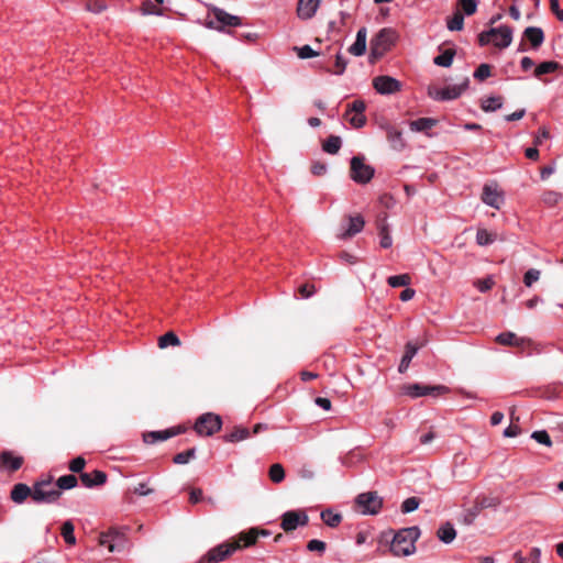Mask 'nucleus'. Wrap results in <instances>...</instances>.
Segmentation results:
<instances>
[{
    "instance_id": "obj_1",
    "label": "nucleus",
    "mask_w": 563,
    "mask_h": 563,
    "mask_svg": "<svg viewBox=\"0 0 563 563\" xmlns=\"http://www.w3.org/2000/svg\"><path fill=\"white\" fill-rule=\"evenodd\" d=\"M420 537L418 527L402 528L398 530L391 541L390 551L395 556H408L416 551V541Z\"/></svg>"
},
{
    "instance_id": "obj_2",
    "label": "nucleus",
    "mask_w": 563,
    "mask_h": 563,
    "mask_svg": "<svg viewBox=\"0 0 563 563\" xmlns=\"http://www.w3.org/2000/svg\"><path fill=\"white\" fill-rule=\"evenodd\" d=\"M470 79L464 77L459 85H450L444 88H428V96L435 101H450L457 99L468 87Z\"/></svg>"
},
{
    "instance_id": "obj_3",
    "label": "nucleus",
    "mask_w": 563,
    "mask_h": 563,
    "mask_svg": "<svg viewBox=\"0 0 563 563\" xmlns=\"http://www.w3.org/2000/svg\"><path fill=\"white\" fill-rule=\"evenodd\" d=\"M62 492L52 484L51 479L37 482L33 486L32 499L37 504H53L58 500Z\"/></svg>"
},
{
    "instance_id": "obj_4",
    "label": "nucleus",
    "mask_w": 563,
    "mask_h": 563,
    "mask_svg": "<svg viewBox=\"0 0 563 563\" xmlns=\"http://www.w3.org/2000/svg\"><path fill=\"white\" fill-rule=\"evenodd\" d=\"M241 549L240 542H224L221 543L207 552L199 563H219L229 558L236 550Z\"/></svg>"
},
{
    "instance_id": "obj_5",
    "label": "nucleus",
    "mask_w": 563,
    "mask_h": 563,
    "mask_svg": "<svg viewBox=\"0 0 563 563\" xmlns=\"http://www.w3.org/2000/svg\"><path fill=\"white\" fill-rule=\"evenodd\" d=\"M222 427V419L219 415L207 412L201 415L196 423L195 430L199 435L210 437Z\"/></svg>"
},
{
    "instance_id": "obj_6",
    "label": "nucleus",
    "mask_w": 563,
    "mask_h": 563,
    "mask_svg": "<svg viewBox=\"0 0 563 563\" xmlns=\"http://www.w3.org/2000/svg\"><path fill=\"white\" fill-rule=\"evenodd\" d=\"M395 32L391 29H382L371 41V56L382 57L393 45Z\"/></svg>"
},
{
    "instance_id": "obj_7",
    "label": "nucleus",
    "mask_w": 563,
    "mask_h": 563,
    "mask_svg": "<svg viewBox=\"0 0 563 563\" xmlns=\"http://www.w3.org/2000/svg\"><path fill=\"white\" fill-rule=\"evenodd\" d=\"M375 169L364 163V158L354 156L351 159V178L357 184H367L374 177Z\"/></svg>"
},
{
    "instance_id": "obj_8",
    "label": "nucleus",
    "mask_w": 563,
    "mask_h": 563,
    "mask_svg": "<svg viewBox=\"0 0 563 563\" xmlns=\"http://www.w3.org/2000/svg\"><path fill=\"white\" fill-rule=\"evenodd\" d=\"M356 505L364 515H376L383 506V499L376 492L362 493L356 497Z\"/></svg>"
},
{
    "instance_id": "obj_9",
    "label": "nucleus",
    "mask_w": 563,
    "mask_h": 563,
    "mask_svg": "<svg viewBox=\"0 0 563 563\" xmlns=\"http://www.w3.org/2000/svg\"><path fill=\"white\" fill-rule=\"evenodd\" d=\"M99 544L107 548L111 553L121 552L125 548L126 538L124 533L111 529L99 536Z\"/></svg>"
},
{
    "instance_id": "obj_10",
    "label": "nucleus",
    "mask_w": 563,
    "mask_h": 563,
    "mask_svg": "<svg viewBox=\"0 0 563 563\" xmlns=\"http://www.w3.org/2000/svg\"><path fill=\"white\" fill-rule=\"evenodd\" d=\"M309 522V517L303 510H288L282 515L280 527L285 532L296 530L298 527H305Z\"/></svg>"
},
{
    "instance_id": "obj_11",
    "label": "nucleus",
    "mask_w": 563,
    "mask_h": 563,
    "mask_svg": "<svg viewBox=\"0 0 563 563\" xmlns=\"http://www.w3.org/2000/svg\"><path fill=\"white\" fill-rule=\"evenodd\" d=\"M485 32L490 36V40H493V44L496 47L506 48L511 44L512 30L507 25L492 27Z\"/></svg>"
},
{
    "instance_id": "obj_12",
    "label": "nucleus",
    "mask_w": 563,
    "mask_h": 563,
    "mask_svg": "<svg viewBox=\"0 0 563 563\" xmlns=\"http://www.w3.org/2000/svg\"><path fill=\"white\" fill-rule=\"evenodd\" d=\"M373 87L380 95H393L400 90L401 84L390 76H378L373 80Z\"/></svg>"
},
{
    "instance_id": "obj_13",
    "label": "nucleus",
    "mask_w": 563,
    "mask_h": 563,
    "mask_svg": "<svg viewBox=\"0 0 563 563\" xmlns=\"http://www.w3.org/2000/svg\"><path fill=\"white\" fill-rule=\"evenodd\" d=\"M482 201L498 210L504 203V195L498 190L496 184H486L483 188Z\"/></svg>"
},
{
    "instance_id": "obj_14",
    "label": "nucleus",
    "mask_w": 563,
    "mask_h": 563,
    "mask_svg": "<svg viewBox=\"0 0 563 563\" xmlns=\"http://www.w3.org/2000/svg\"><path fill=\"white\" fill-rule=\"evenodd\" d=\"M346 220V225L342 227V232L338 235V238L341 240L356 235L364 229L365 225V220L361 214L349 216Z\"/></svg>"
},
{
    "instance_id": "obj_15",
    "label": "nucleus",
    "mask_w": 563,
    "mask_h": 563,
    "mask_svg": "<svg viewBox=\"0 0 563 563\" xmlns=\"http://www.w3.org/2000/svg\"><path fill=\"white\" fill-rule=\"evenodd\" d=\"M445 390L446 388L444 386H423L420 384H411L405 387V394L412 398L427 395H440Z\"/></svg>"
},
{
    "instance_id": "obj_16",
    "label": "nucleus",
    "mask_w": 563,
    "mask_h": 563,
    "mask_svg": "<svg viewBox=\"0 0 563 563\" xmlns=\"http://www.w3.org/2000/svg\"><path fill=\"white\" fill-rule=\"evenodd\" d=\"M320 4V0H299L297 13L300 19L308 20L311 19Z\"/></svg>"
},
{
    "instance_id": "obj_17",
    "label": "nucleus",
    "mask_w": 563,
    "mask_h": 563,
    "mask_svg": "<svg viewBox=\"0 0 563 563\" xmlns=\"http://www.w3.org/2000/svg\"><path fill=\"white\" fill-rule=\"evenodd\" d=\"M438 124V121L432 118H420L409 122V128L412 132H423L431 136L429 131Z\"/></svg>"
},
{
    "instance_id": "obj_18",
    "label": "nucleus",
    "mask_w": 563,
    "mask_h": 563,
    "mask_svg": "<svg viewBox=\"0 0 563 563\" xmlns=\"http://www.w3.org/2000/svg\"><path fill=\"white\" fill-rule=\"evenodd\" d=\"M80 481L86 487L98 486L106 483L107 475L104 472L96 470L91 474L81 473Z\"/></svg>"
},
{
    "instance_id": "obj_19",
    "label": "nucleus",
    "mask_w": 563,
    "mask_h": 563,
    "mask_svg": "<svg viewBox=\"0 0 563 563\" xmlns=\"http://www.w3.org/2000/svg\"><path fill=\"white\" fill-rule=\"evenodd\" d=\"M366 29L362 27L356 33L355 42L349 47V52L354 56H362L366 51Z\"/></svg>"
},
{
    "instance_id": "obj_20",
    "label": "nucleus",
    "mask_w": 563,
    "mask_h": 563,
    "mask_svg": "<svg viewBox=\"0 0 563 563\" xmlns=\"http://www.w3.org/2000/svg\"><path fill=\"white\" fill-rule=\"evenodd\" d=\"M216 21L222 26H238L241 24V20L236 15H232L225 12L223 9H213Z\"/></svg>"
},
{
    "instance_id": "obj_21",
    "label": "nucleus",
    "mask_w": 563,
    "mask_h": 563,
    "mask_svg": "<svg viewBox=\"0 0 563 563\" xmlns=\"http://www.w3.org/2000/svg\"><path fill=\"white\" fill-rule=\"evenodd\" d=\"M179 431L169 429L165 431H151L143 435L144 442L147 444H154L158 441H165L176 434H178Z\"/></svg>"
},
{
    "instance_id": "obj_22",
    "label": "nucleus",
    "mask_w": 563,
    "mask_h": 563,
    "mask_svg": "<svg viewBox=\"0 0 563 563\" xmlns=\"http://www.w3.org/2000/svg\"><path fill=\"white\" fill-rule=\"evenodd\" d=\"M23 460L20 456H13L10 452H2L0 455V464L3 468L14 472L22 466Z\"/></svg>"
},
{
    "instance_id": "obj_23",
    "label": "nucleus",
    "mask_w": 563,
    "mask_h": 563,
    "mask_svg": "<svg viewBox=\"0 0 563 563\" xmlns=\"http://www.w3.org/2000/svg\"><path fill=\"white\" fill-rule=\"evenodd\" d=\"M523 34L533 48L541 46L544 41V33L541 27L529 26Z\"/></svg>"
},
{
    "instance_id": "obj_24",
    "label": "nucleus",
    "mask_w": 563,
    "mask_h": 563,
    "mask_svg": "<svg viewBox=\"0 0 563 563\" xmlns=\"http://www.w3.org/2000/svg\"><path fill=\"white\" fill-rule=\"evenodd\" d=\"M33 488L31 489L26 484H15L11 490V499L16 504H22L29 496L32 497Z\"/></svg>"
},
{
    "instance_id": "obj_25",
    "label": "nucleus",
    "mask_w": 563,
    "mask_h": 563,
    "mask_svg": "<svg viewBox=\"0 0 563 563\" xmlns=\"http://www.w3.org/2000/svg\"><path fill=\"white\" fill-rule=\"evenodd\" d=\"M417 352H418V346L417 345H415L411 342H408L406 344L405 354L402 355L400 364L398 366L399 373H405L408 369V367L410 365V362L415 357Z\"/></svg>"
},
{
    "instance_id": "obj_26",
    "label": "nucleus",
    "mask_w": 563,
    "mask_h": 563,
    "mask_svg": "<svg viewBox=\"0 0 563 563\" xmlns=\"http://www.w3.org/2000/svg\"><path fill=\"white\" fill-rule=\"evenodd\" d=\"M438 538L445 544H450L456 538V530L451 522H445L438 529Z\"/></svg>"
},
{
    "instance_id": "obj_27",
    "label": "nucleus",
    "mask_w": 563,
    "mask_h": 563,
    "mask_svg": "<svg viewBox=\"0 0 563 563\" xmlns=\"http://www.w3.org/2000/svg\"><path fill=\"white\" fill-rule=\"evenodd\" d=\"M258 538V529L257 528H251L249 531H243L239 533L236 540L233 542H240L241 549L247 548L256 543V540Z\"/></svg>"
},
{
    "instance_id": "obj_28",
    "label": "nucleus",
    "mask_w": 563,
    "mask_h": 563,
    "mask_svg": "<svg viewBox=\"0 0 563 563\" xmlns=\"http://www.w3.org/2000/svg\"><path fill=\"white\" fill-rule=\"evenodd\" d=\"M320 517L322 521L330 528L338 527L342 521V515L334 512L332 509H324L321 511Z\"/></svg>"
},
{
    "instance_id": "obj_29",
    "label": "nucleus",
    "mask_w": 563,
    "mask_h": 563,
    "mask_svg": "<svg viewBox=\"0 0 563 563\" xmlns=\"http://www.w3.org/2000/svg\"><path fill=\"white\" fill-rule=\"evenodd\" d=\"M496 341L501 345L520 346L523 339L518 338L514 332H503L496 336Z\"/></svg>"
},
{
    "instance_id": "obj_30",
    "label": "nucleus",
    "mask_w": 563,
    "mask_h": 563,
    "mask_svg": "<svg viewBox=\"0 0 563 563\" xmlns=\"http://www.w3.org/2000/svg\"><path fill=\"white\" fill-rule=\"evenodd\" d=\"M250 435H251V433L247 428L235 427L232 432H230L229 434L225 435L224 439L227 442L233 443V442H240V441L246 440L247 438H250Z\"/></svg>"
},
{
    "instance_id": "obj_31",
    "label": "nucleus",
    "mask_w": 563,
    "mask_h": 563,
    "mask_svg": "<svg viewBox=\"0 0 563 563\" xmlns=\"http://www.w3.org/2000/svg\"><path fill=\"white\" fill-rule=\"evenodd\" d=\"M387 139L395 150H402L405 147L402 133L400 131L389 128L387 131Z\"/></svg>"
},
{
    "instance_id": "obj_32",
    "label": "nucleus",
    "mask_w": 563,
    "mask_h": 563,
    "mask_svg": "<svg viewBox=\"0 0 563 563\" xmlns=\"http://www.w3.org/2000/svg\"><path fill=\"white\" fill-rule=\"evenodd\" d=\"M481 107L485 112L496 111L503 107V99L501 97H487L482 101Z\"/></svg>"
},
{
    "instance_id": "obj_33",
    "label": "nucleus",
    "mask_w": 563,
    "mask_h": 563,
    "mask_svg": "<svg viewBox=\"0 0 563 563\" xmlns=\"http://www.w3.org/2000/svg\"><path fill=\"white\" fill-rule=\"evenodd\" d=\"M559 67V63L554 60L543 62L534 68V75L541 77L542 75L554 73Z\"/></svg>"
},
{
    "instance_id": "obj_34",
    "label": "nucleus",
    "mask_w": 563,
    "mask_h": 563,
    "mask_svg": "<svg viewBox=\"0 0 563 563\" xmlns=\"http://www.w3.org/2000/svg\"><path fill=\"white\" fill-rule=\"evenodd\" d=\"M341 144L342 142L340 136L331 135L324 141L322 148L329 154H336L341 147Z\"/></svg>"
},
{
    "instance_id": "obj_35",
    "label": "nucleus",
    "mask_w": 563,
    "mask_h": 563,
    "mask_svg": "<svg viewBox=\"0 0 563 563\" xmlns=\"http://www.w3.org/2000/svg\"><path fill=\"white\" fill-rule=\"evenodd\" d=\"M454 55H455L454 49H445L441 55H438L437 57H434L433 63L437 66L450 67L453 63Z\"/></svg>"
},
{
    "instance_id": "obj_36",
    "label": "nucleus",
    "mask_w": 563,
    "mask_h": 563,
    "mask_svg": "<svg viewBox=\"0 0 563 563\" xmlns=\"http://www.w3.org/2000/svg\"><path fill=\"white\" fill-rule=\"evenodd\" d=\"M496 235L486 229H478L476 232V243L481 246H486L494 243Z\"/></svg>"
},
{
    "instance_id": "obj_37",
    "label": "nucleus",
    "mask_w": 563,
    "mask_h": 563,
    "mask_svg": "<svg viewBox=\"0 0 563 563\" xmlns=\"http://www.w3.org/2000/svg\"><path fill=\"white\" fill-rule=\"evenodd\" d=\"M344 117L350 122V124L355 129H361L366 123V117L364 115V113L346 111Z\"/></svg>"
},
{
    "instance_id": "obj_38",
    "label": "nucleus",
    "mask_w": 563,
    "mask_h": 563,
    "mask_svg": "<svg viewBox=\"0 0 563 563\" xmlns=\"http://www.w3.org/2000/svg\"><path fill=\"white\" fill-rule=\"evenodd\" d=\"M178 346L180 345V340L174 332H167L164 335H162L158 340V346L161 349H165L167 346Z\"/></svg>"
},
{
    "instance_id": "obj_39",
    "label": "nucleus",
    "mask_w": 563,
    "mask_h": 563,
    "mask_svg": "<svg viewBox=\"0 0 563 563\" xmlns=\"http://www.w3.org/2000/svg\"><path fill=\"white\" fill-rule=\"evenodd\" d=\"M464 26V16L462 12L456 11L451 19L446 22V27L450 31H461Z\"/></svg>"
},
{
    "instance_id": "obj_40",
    "label": "nucleus",
    "mask_w": 563,
    "mask_h": 563,
    "mask_svg": "<svg viewBox=\"0 0 563 563\" xmlns=\"http://www.w3.org/2000/svg\"><path fill=\"white\" fill-rule=\"evenodd\" d=\"M77 485V478L74 475H64L60 476L56 482V488L62 489H71Z\"/></svg>"
},
{
    "instance_id": "obj_41",
    "label": "nucleus",
    "mask_w": 563,
    "mask_h": 563,
    "mask_svg": "<svg viewBox=\"0 0 563 563\" xmlns=\"http://www.w3.org/2000/svg\"><path fill=\"white\" fill-rule=\"evenodd\" d=\"M410 280L411 278L408 274H401L388 277L387 283L390 287L396 288L408 286L410 284Z\"/></svg>"
},
{
    "instance_id": "obj_42",
    "label": "nucleus",
    "mask_w": 563,
    "mask_h": 563,
    "mask_svg": "<svg viewBox=\"0 0 563 563\" xmlns=\"http://www.w3.org/2000/svg\"><path fill=\"white\" fill-rule=\"evenodd\" d=\"M475 504L481 510H483L486 508L497 507L499 505V499L497 497L481 496L476 498Z\"/></svg>"
},
{
    "instance_id": "obj_43",
    "label": "nucleus",
    "mask_w": 563,
    "mask_h": 563,
    "mask_svg": "<svg viewBox=\"0 0 563 563\" xmlns=\"http://www.w3.org/2000/svg\"><path fill=\"white\" fill-rule=\"evenodd\" d=\"M62 536L66 543L75 544L76 538L74 534V525L70 521H65L62 527Z\"/></svg>"
},
{
    "instance_id": "obj_44",
    "label": "nucleus",
    "mask_w": 563,
    "mask_h": 563,
    "mask_svg": "<svg viewBox=\"0 0 563 563\" xmlns=\"http://www.w3.org/2000/svg\"><path fill=\"white\" fill-rule=\"evenodd\" d=\"M269 478L274 483L283 482L285 478L284 467L278 463L273 464L269 468Z\"/></svg>"
},
{
    "instance_id": "obj_45",
    "label": "nucleus",
    "mask_w": 563,
    "mask_h": 563,
    "mask_svg": "<svg viewBox=\"0 0 563 563\" xmlns=\"http://www.w3.org/2000/svg\"><path fill=\"white\" fill-rule=\"evenodd\" d=\"M379 236H380L379 244L382 247L389 249L393 245V239H391V235L389 234L387 224H382L379 227Z\"/></svg>"
},
{
    "instance_id": "obj_46",
    "label": "nucleus",
    "mask_w": 563,
    "mask_h": 563,
    "mask_svg": "<svg viewBox=\"0 0 563 563\" xmlns=\"http://www.w3.org/2000/svg\"><path fill=\"white\" fill-rule=\"evenodd\" d=\"M196 455V449L191 448L187 451L176 454L173 459L176 464H187Z\"/></svg>"
},
{
    "instance_id": "obj_47",
    "label": "nucleus",
    "mask_w": 563,
    "mask_h": 563,
    "mask_svg": "<svg viewBox=\"0 0 563 563\" xmlns=\"http://www.w3.org/2000/svg\"><path fill=\"white\" fill-rule=\"evenodd\" d=\"M459 5L466 15H472L476 12L478 2L477 0H459Z\"/></svg>"
},
{
    "instance_id": "obj_48",
    "label": "nucleus",
    "mask_w": 563,
    "mask_h": 563,
    "mask_svg": "<svg viewBox=\"0 0 563 563\" xmlns=\"http://www.w3.org/2000/svg\"><path fill=\"white\" fill-rule=\"evenodd\" d=\"M561 197V194L553 190H548L543 192L541 199L547 206L552 207L560 201Z\"/></svg>"
},
{
    "instance_id": "obj_49",
    "label": "nucleus",
    "mask_w": 563,
    "mask_h": 563,
    "mask_svg": "<svg viewBox=\"0 0 563 563\" xmlns=\"http://www.w3.org/2000/svg\"><path fill=\"white\" fill-rule=\"evenodd\" d=\"M420 505V500L417 497H409L404 500L401 504V511L404 514H409L418 509Z\"/></svg>"
},
{
    "instance_id": "obj_50",
    "label": "nucleus",
    "mask_w": 563,
    "mask_h": 563,
    "mask_svg": "<svg viewBox=\"0 0 563 563\" xmlns=\"http://www.w3.org/2000/svg\"><path fill=\"white\" fill-rule=\"evenodd\" d=\"M540 271L536 268H530L526 272L523 276V283L527 287H531L533 283L538 282L540 278Z\"/></svg>"
},
{
    "instance_id": "obj_51",
    "label": "nucleus",
    "mask_w": 563,
    "mask_h": 563,
    "mask_svg": "<svg viewBox=\"0 0 563 563\" xmlns=\"http://www.w3.org/2000/svg\"><path fill=\"white\" fill-rule=\"evenodd\" d=\"M531 438L534 439L540 444H543V445H547V446H551L552 445L551 438H550L549 433L545 430L534 431L531 434Z\"/></svg>"
},
{
    "instance_id": "obj_52",
    "label": "nucleus",
    "mask_w": 563,
    "mask_h": 563,
    "mask_svg": "<svg viewBox=\"0 0 563 563\" xmlns=\"http://www.w3.org/2000/svg\"><path fill=\"white\" fill-rule=\"evenodd\" d=\"M494 279L493 277L488 276L484 279H477L475 283H474V286L481 291V292H486L488 291L489 289H492V287L494 286Z\"/></svg>"
},
{
    "instance_id": "obj_53",
    "label": "nucleus",
    "mask_w": 563,
    "mask_h": 563,
    "mask_svg": "<svg viewBox=\"0 0 563 563\" xmlns=\"http://www.w3.org/2000/svg\"><path fill=\"white\" fill-rule=\"evenodd\" d=\"M327 544L325 542L317 539H312L307 543V549L311 552H318L319 554H323L325 551Z\"/></svg>"
},
{
    "instance_id": "obj_54",
    "label": "nucleus",
    "mask_w": 563,
    "mask_h": 563,
    "mask_svg": "<svg viewBox=\"0 0 563 563\" xmlns=\"http://www.w3.org/2000/svg\"><path fill=\"white\" fill-rule=\"evenodd\" d=\"M490 76V66L488 64H481L474 73V78L484 80Z\"/></svg>"
},
{
    "instance_id": "obj_55",
    "label": "nucleus",
    "mask_w": 563,
    "mask_h": 563,
    "mask_svg": "<svg viewBox=\"0 0 563 563\" xmlns=\"http://www.w3.org/2000/svg\"><path fill=\"white\" fill-rule=\"evenodd\" d=\"M297 49V54H298V57H300L301 59H307V58H311V57H314L318 55L317 52H314L312 49L311 46L309 45H303L299 48H296Z\"/></svg>"
},
{
    "instance_id": "obj_56",
    "label": "nucleus",
    "mask_w": 563,
    "mask_h": 563,
    "mask_svg": "<svg viewBox=\"0 0 563 563\" xmlns=\"http://www.w3.org/2000/svg\"><path fill=\"white\" fill-rule=\"evenodd\" d=\"M346 65H347V62L346 59L341 55V54H336V57H335V69H334V74L335 75H342L346 68Z\"/></svg>"
},
{
    "instance_id": "obj_57",
    "label": "nucleus",
    "mask_w": 563,
    "mask_h": 563,
    "mask_svg": "<svg viewBox=\"0 0 563 563\" xmlns=\"http://www.w3.org/2000/svg\"><path fill=\"white\" fill-rule=\"evenodd\" d=\"M86 465V461L84 457L81 456H77L76 459H74L70 464H69V470L74 473H79L82 471V468L85 467Z\"/></svg>"
},
{
    "instance_id": "obj_58",
    "label": "nucleus",
    "mask_w": 563,
    "mask_h": 563,
    "mask_svg": "<svg viewBox=\"0 0 563 563\" xmlns=\"http://www.w3.org/2000/svg\"><path fill=\"white\" fill-rule=\"evenodd\" d=\"M481 511L482 510L479 509V507L476 504H474V506L466 511L464 521L466 523H472Z\"/></svg>"
},
{
    "instance_id": "obj_59",
    "label": "nucleus",
    "mask_w": 563,
    "mask_h": 563,
    "mask_svg": "<svg viewBox=\"0 0 563 563\" xmlns=\"http://www.w3.org/2000/svg\"><path fill=\"white\" fill-rule=\"evenodd\" d=\"M365 102L362 101V100H355L353 101L352 103H350L347 106V110L346 111H350V112H358V113H364L365 111Z\"/></svg>"
},
{
    "instance_id": "obj_60",
    "label": "nucleus",
    "mask_w": 563,
    "mask_h": 563,
    "mask_svg": "<svg viewBox=\"0 0 563 563\" xmlns=\"http://www.w3.org/2000/svg\"><path fill=\"white\" fill-rule=\"evenodd\" d=\"M520 432H521V430L516 423H510V426L504 430V437L515 438L518 434H520Z\"/></svg>"
},
{
    "instance_id": "obj_61",
    "label": "nucleus",
    "mask_w": 563,
    "mask_h": 563,
    "mask_svg": "<svg viewBox=\"0 0 563 563\" xmlns=\"http://www.w3.org/2000/svg\"><path fill=\"white\" fill-rule=\"evenodd\" d=\"M299 292L303 298H309L316 292V289L313 285L305 284L299 287Z\"/></svg>"
},
{
    "instance_id": "obj_62",
    "label": "nucleus",
    "mask_w": 563,
    "mask_h": 563,
    "mask_svg": "<svg viewBox=\"0 0 563 563\" xmlns=\"http://www.w3.org/2000/svg\"><path fill=\"white\" fill-rule=\"evenodd\" d=\"M551 11L556 15L560 21H563V10L560 9L559 0H550Z\"/></svg>"
},
{
    "instance_id": "obj_63",
    "label": "nucleus",
    "mask_w": 563,
    "mask_h": 563,
    "mask_svg": "<svg viewBox=\"0 0 563 563\" xmlns=\"http://www.w3.org/2000/svg\"><path fill=\"white\" fill-rule=\"evenodd\" d=\"M153 490L147 487L145 483H140L137 486L134 487V493L139 496H147Z\"/></svg>"
},
{
    "instance_id": "obj_64",
    "label": "nucleus",
    "mask_w": 563,
    "mask_h": 563,
    "mask_svg": "<svg viewBox=\"0 0 563 563\" xmlns=\"http://www.w3.org/2000/svg\"><path fill=\"white\" fill-rule=\"evenodd\" d=\"M189 500L191 504H197L202 500V490L200 488H194L190 490Z\"/></svg>"
}]
</instances>
